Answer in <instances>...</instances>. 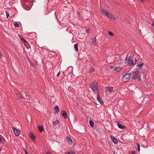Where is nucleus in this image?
<instances>
[{
	"instance_id": "obj_10",
	"label": "nucleus",
	"mask_w": 154,
	"mask_h": 154,
	"mask_svg": "<svg viewBox=\"0 0 154 154\" xmlns=\"http://www.w3.org/2000/svg\"><path fill=\"white\" fill-rule=\"evenodd\" d=\"M97 99L101 104H103V100L100 97V96L99 94L97 95Z\"/></svg>"
},
{
	"instance_id": "obj_30",
	"label": "nucleus",
	"mask_w": 154,
	"mask_h": 154,
	"mask_svg": "<svg viewBox=\"0 0 154 154\" xmlns=\"http://www.w3.org/2000/svg\"><path fill=\"white\" fill-rule=\"evenodd\" d=\"M138 78L139 81H141L142 80L141 79L140 74H139L138 75Z\"/></svg>"
},
{
	"instance_id": "obj_43",
	"label": "nucleus",
	"mask_w": 154,
	"mask_h": 154,
	"mask_svg": "<svg viewBox=\"0 0 154 154\" xmlns=\"http://www.w3.org/2000/svg\"><path fill=\"white\" fill-rule=\"evenodd\" d=\"M1 136H2L1 135H0V143L1 142V140H2V139H1Z\"/></svg>"
},
{
	"instance_id": "obj_25",
	"label": "nucleus",
	"mask_w": 154,
	"mask_h": 154,
	"mask_svg": "<svg viewBox=\"0 0 154 154\" xmlns=\"http://www.w3.org/2000/svg\"><path fill=\"white\" fill-rule=\"evenodd\" d=\"M121 68L120 67H118L115 69V70L116 72H119V71L121 70Z\"/></svg>"
},
{
	"instance_id": "obj_20",
	"label": "nucleus",
	"mask_w": 154,
	"mask_h": 154,
	"mask_svg": "<svg viewBox=\"0 0 154 154\" xmlns=\"http://www.w3.org/2000/svg\"><path fill=\"white\" fill-rule=\"evenodd\" d=\"M89 123L90 125L92 128H93L94 125V123L93 121L92 120H90L89 121Z\"/></svg>"
},
{
	"instance_id": "obj_14",
	"label": "nucleus",
	"mask_w": 154,
	"mask_h": 154,
	"mask_svg": "<svg viewBox=\"0 0 154 154\" xmlns=\"http://www.w3.org/2000/svg\"><path fill=\"white\" fill-rule=\"evenodd\" d=\"M106 89L108 91L111 92L113 91V87H107L106 88Z\"/></svg>"
},
{
	"instance_id": "obj_45",
	"label": "nucleus",
	"mask_w": 154,
	"mask_h": 154,
	"mask_svg": "<svg viewBox=\"0 0 154 154\" xmlns=\"http://www.w3.org/2000/svg\"><path fill=\"white\" fill-rule=\"evenodd\" d=\"M113 66H111L109 68L110 69H112V68H113Z\"/></svg>"
},
{
	"instance_id": "obj_19",
	"label": "nucleus",
	"mask_w": 154,
	"mask_h": 154,
	"mask_svg": "<svg viewBox=\"0 0 154 154\" xmlns=\"http://www.w3.org/2000/svg\"><path fill=\"white\" fill-rule=\"evenodd\" d=\"M53 125H57L58 124H59L58 126L59 127H60V122H59V121L58 120H56L54 122H53Z\"/></svg>"
},
{
	"instance_id": "obj_3",
	"label": "nucleus",
	"mask_w": 154,
	"mask_h": 154,
	"mask_svg": "<svg viewBox=\"0 0 154 154\" xmlns=\"http://www.w3.org/2000/svg\"><path fill=\"white\" fill-rule=\"evenodd\" d=\"M90 86L91 88L94 92L95 91H97V90L98 85L97 83L91 84Z\"/></svg>"
},
{
	"instance_id": "obj_17",
	"label": "nucleus",
	"mask_w": 154,
	"mask_h": 154,
	"mask_svg": "<svg viewBox=\"0 0 154 154\" xmlns=\"http://www.w3.org/2000/svg\"><path fill=\"white\" fill-rule=\"evenodd\" d=\"M38 128L39 129V131L41 132H42L44 130V128L42 125L38 126Z\"/></svg>"
},
{
	"instance_id": "obj_31",
	"label": "nucleus",
	"mask_w": 154,
	"mask_h": 154,
	"mask_svg": "<svg viewBox=\"0 0 154 154\" xmlns=\"http://www.w3.org/2000/svg\"><path fill=\"white\" fill-rule=\"evenodd\" d=\"M109 35H110V36H113L114 35V33L111 31H109Z\"/></svg>"
},
{
	"instance_id": "obj_9",
	"label": "nucleus",
	"mask_w": 154,
	"mask_h": 154,
	"mask_svg": "<svg viewBox=\"0 0 154 154\" xmlns=\"http://www.w3.org/2000/svg\"><path fill=\"white\" fill-rule=\"evenodd\" d=\"M117 124L118 127L120 129H123L125 128V126L122 125L119 122H117Z\"/></svg>"
},
{
	"instance_id": "obj_12",
	"label": "nucleus",
	"mask_w": 154,
	"mask_h": 154,
	"mask_svg": "<svg viewBox=\"0 0 154 154\" xmlns=\"http://www.w3.org/2000/svg\"><path fill=\"white\" fill-rule=\"evenodd\" d=\"M29 137L33 140H35V136L34 134L31 132H29Z\"/></svg>"
},
{
	"instance_id": "obj_6",
	"label": "nucleus",
	"mask_w": 154,
	"mask_h": 154,
	"mask_svg": "<svg viewBox=\"0 0 154 154\" xmlns=\"http://www.w3.org/2000/svg\"><path fill=\"white\" fill-rule=\"evenodd\" d=\"M20 98L21 99H25L27 100L28 99L29 97L26 93H24V94H20Z\"/></svg>"
},
{
	"instance_id": "obj_11",
	"label": "nucleus",
	"mask_w": 154,
	"mask_h": 154,
	"mask_svg": "<svg viewBox=\"0 0 154 154\" xmlns=\"http://www.w3.org/2000/svg\"><path fill=\"white\" fill-rule=\"evenodd\" d=\"M143 63H142L140 64H138L136 66V69H140L143 66Z\"/></svg>"
},
{
	"instance_id": "obj_4",
	"label": "nucleus",
	"mask_w": 154,
	"mask_h": 154,
	"mask_svg": "<svg viewBox=\"0 0 154 154\" xmlns=\"http://www.w3.org/2000/svg\"><path fill=\"white\" fill-rule=\"evenodd\" d=\"M136 61H137V59H136L135 56H133L132 57V60L131 61V63H129V66L134 65L137 63Z\"/></svg>"
},
{
	"instance_id": "obj_24",
	"label": "nucleus",
	"mask_w": 154,
	"mask_h": 154,
	"mask_svg": "<svg viewBox=\"0 0 154 154\" xmlns=\"http://www.w3.org/2000/svg\"><path fill=\"white\" fill-rule=\"evenodd\" d=\"M136 145H137V149H138V151H140V145H139V144L138 143H136Z\"/></svg>"
},
{
	"instance_id": "obj_48",
	"label": "nucleus",
	"mask_w": 154,
	"mask_h": 154,
	"mask_svg": "<svg viewBox=\"0 0 154 154\" xmlns=\"http://www.w3.org/2000/svg\"><path fill=\"white\" fill-rule=\"evenodd\" d=\"M74 39H72V42L74 41Z\"/></svg>"
},
{
	"instance_id": "obj_46",
	"label": "nucleus",
	"mask_w": 154,
	"mask_h": 154,
	"mask_svg": "<svg viewBox=\"0 0 154 154\" xmlns=\"http://www.w3.org/2000/svg\"><path fill=\"white\" fill-rule=\"evenodd\" d=\"M136 62L137 63H136V64H138V61L137 60V61H136Z\"/></svg>"
},
{
	"instance_id": "obj_44",
	"label": "nucleus",
	"mask_w": 154,
	"mask_h": 154,
	"mask_svg": "<svg viewBox=\"0 0 154 154\" xmlns=\"http://www.w3.org/2000/svg\"><path fill=\"white\" fill-rule=\"evenodd\" d=\"M2 149V146H0V151H1V150Z\"/></svg>"
},
{
	"instance_id": "obj_15",
	"label": "nucleus",
	"mask_w": 154,
	"mask_h": 154,
	"mask_svg": "<svg viewBox=\"0 0 154 154\" xmlns=\"http://www.w3.org/2000/svg\"><path fill=\"white\" fill-rule=\"evenodd\" d=\"M66 139H67V141L68 142V143L69 144H71L72 143V141L70 137L67 136L66 137Z\"/></svg>"
},
{
	"instance_id": "obj_22",
	"label": "nucleus",
	"mask_w": 154,
	"mask_h": 154,
	"mask_svg": "<svg viewBox=\"0 0 154 154\" xmlns=\"http://www.w3.org/2000/svg\"><path fill=\"white\" fill-rule=\"evenodd\" d=\"M20 39L22 41H23V42L24 43V44L25 45H27V44L28 43L27 41L25 39Z\"/></svg>"
},
{
	"instance_id": "obj_18",
	"label": "nucleus",
	"mask_w": 154,
	"mask_h": 154,
	"mask_svg": "<svg viewBox=\"0 0 154 154\" xmlns=\"http://www.w3.org/2000/svg\"><path fill=\"white\" fill-rule=\"evenodd\" d=\"M55 113H57L59 111V109L58 106H56L54 107Z\"/></svg>"
},
{
	"instance_id": "obj_23",
	"label": "nucleus",
	"mask_w": 154,
	"mask_h": 154,
	"mask_svg": "<svg viewBox=\"0 0 154 154\" xmlns=\"http://www.w3.org/2000/svg\"><path fill=\"white\" fill-rule=\"evenodd\" d=\"M125 60H127L128 61V62H129V61H131L132 59H131V56L129 57L128 58L127 56Z\"/></svg>"
},
{
	"instance_id": "obj_40",
	"label": "nucleus",
	"mask_w": 154,
	"mask_h": 154,
	"mask_svg": "<svg viewBox=\"0 0 154 154\" xmlns=\"http://www.w3.org/2000/svg\"><path fill=\"white\" fill-rule=\"evenodd\" d=\"M90 32V29H88L86 30V32L87 33H89Z\"/></svg>"
},
{
	"instance_id": "obj_32",
	"label": "nucleus",
	"mask_w": 154,
	"mask_h": 154,
	"mask_svg": "<svg viewBox=\"0 0 154 154\" xmlns=\"http://www.w3.org/2000/svg\"><path fill=\"white\" fill-rule=\"evenodd\" d=\"M94 69L93 68H91L90 70V72H92L94 71Z\"/></svg>"
},
{
	"instance_id": "obj_41",
	"label": "nucleus",
	"mask_w": 154,
	"mask_h": 154,
	"mask_svg": "<svg viewBox=\"0 0 154 154\" xmlns=\"http://www.w3.org/2000/svg\"><path fill=\"white\" fill-rule=\"evenodd\" d=\"M60 72H59L58 73H57V76L58 77L59 76V75H60Z\"/></svg>"
},
{
	"instance_id": "obj_28",
	"label": "nucleus",
	"mask_w": 154,
	"mask_h": 154,
	"mask_svg": "<svg viewBox=\"0 0 154 154\" xmlns=\"http://www.w3.org/2000/svg\"><path fill=\"white\" fill-rule=\"evenodd\" d=\"M66 154H75V152L74 151H71L68 152Z\"/></svg>"
},
{
	"instance_id": "obj_7",
	"label": "nucleus",
	"mask_w": 154,
	"mask_h": 154,
	"mask_svg": "<svg viewBox=\"0 0 154 154\" xmlns=\"http://www.w3.org/2000/svg\"><path fill=\"white\" fill-rule=\"evenodd\" d=\"M111 139H112V142L115 144H117L118 143L117 140L115 137L111 135L110 136Z\"/></svg>"
},
{
	"instance_id": "obj_33",
	"label": "nucleus",
	"mask_w": 154,
	"mask_h": 154,
	"mask_svg": "<svg viewBox=\"0 0 154 154\" xmlns=\"http://www.w3.org/2000/svg\"><path fill=\"white\" fill-rule=\"evenodd\" d=\"M23 149L24 151L25 154H28V152H27L26 149L25 148H23Z\"/></svg>"
},
{
	"instance_id": "obj_21",
	"label": "nucleus",
	"mask_w": 154,
	"mask_h": 154,
	"mask_svg": "<svg viewBox=\"0 0 154 154\" xmlns=\"http://www.w3.org/2000/svg\"><path fill=\"white\" fill-rule=\"evenodd\" d=\"M78 44L77 43H76L74 45V48H75V51H78Z\"/></svg>"
},
{
	"instance_id": "obj_34",
	"label": "nucleus",
	"mask_w": 154,
	"mask_h": 154,
	"mask_svg": "<svg viewBox=\"0 0 154 154\" xmlns=\"http://www.w3.org/2000/svg\"><path fill=\"white\" fill-rule=\"evenodd\" d=\"M19 26V25L18 23H15L14 24V26L15 27H18Z\"/></svg>"
},
{
	"instance_id": "obj_35",
	"label": "nucleus",
	"mask_w": 154,
	"mask_h": 154,
	"mask_svg": "<svg viewBox=\"0 0 154 154\" xmlns=\"http://www.w3.org/2000/svg\"><path fill=\"white\" fill-rule=\"evenodd\" d=\"M5 12L6 13V15L7 17L8 18L9 15V14L6 11H5Z\"/></svg>"
},
{
	"instance_id": "obj_26",
	"label": "nucleus",
	"mask_w": 154,
	"mask_h": 154,
	"mask_svg": "<svg viewBox=\"0 0 154 154\" xmlns=\"http://www.w3.org/2000/svg\"><path fill=\"white\" fill-rule=\"evenodd\" d=\"M2 138H1L2 140V143H4L5 142L6 140L5 138L2 136Z\"/></svg>"
},
{
	"instance_id": "obj_36",
	"label": "nucleus",
	"mask_w": 154,
	"mask_h": 154,
	"mask_svg": "<svg viewBox=\"0 0 154 154\" xmlns=\"http://www.w3.org/2000/svg\"><path fill=\"white\" fill-rule=\"evenodd\" d=\"M18 36L19 37V38H23L22 37V36L21 35H18Z\"/></svg>"
},
{
	"instance_id": "obj_5",
	"label": "nucleus",
	"mask_w": 154,
	"mask_h": 154,
	"mask_svg": "<svg viewBox=\"0 0 154 154\" xmlns=\"http://www.w3.org/2000/svg\"><path fill=\"white\" fill-rule=\"evenodd\" d=\"M14 133L15 135L18 136L20 133V131L16 128L14 126L12 127Z\"/></svg>"
},
{
	"instance_id": "obj_13",
	"label": "nucleus",
	"mask_w": 154,
	"mask_h": 154,
	"mask_svg": "<svg viewBox=\"0 0 154 154\" xmlns=\"http://www.w3.org/2000/svg\"><path fill=\"white\" fill-rule=\"evenodd\" d=\"M101 13L103 14H105L106 15V14H109V12L108 11H107L105 9H102L101 10Z\"/></svg>"
},
{
	"instance_id": "obj_16",
	"label": "nucleus",
	"mask_w": 154,
	"mask_h": 154,
	"mask_svg": "<svg viewBox=\"0 0 154 154\" xmlns=\"http://www.w3.org/2000/svg\"><path fill=\"white\" fill-rule=\"evenodd\" d=\"M109 15H108V14H107L106 15V16L107 17L109 18H110V19H116L111 14H110L109 13Z\"/></svg>"
},
{
	"instance_id": "obj_49",
	"label": "nucleus",
	"mask_w": 154,
	"mask_h": 154,
	"mask_svg": "<svg viewBox=\"0 0 154 154\" xmlns=\"http://www.w3.org/2000/svg\"><path fill=\"white\" fill-rule=\"evenodd\" d=\"M93 38H95V37H94Z\"/></svg>"
},
{
	"instance_id": "obj_39",
	"label": "nucleus",
	"mask_w": 154,
	"mask_h": 154,
	"mask_svg": "<svg viewBox=\"0 0 154 154\" xmlns=\"http://www.w3.org/2000/svg\"><path fill=\"white\" fill-rule=\"evenodd\" d=\"M2 54L0 52V58L2 59Z\"/></svg>"
},
{
	"instance_id": "obj_2",
	"label": "nucleus",
	"mask_w": 154,
	"mask_h": 154,
	"mask_svg": "<svg viewBox=\"0 0 154 154\" xmlns=\"http://www.w3.org/2000/svg\"><path fill=\"white\" fill-rule=\"evenodd\" d=\"M139 72V70L136 71L132 72L131 75H130V77H131L132 79H135L137 78V75Z\"/></svg>"
},
{
	"instance_id": "obj_29",
	"label": "nucleus",
	"mask_w": 154,
	"mask_h": 154,
	"mask_svg": "<svg viewBox=\"0 0 154 154\" xmlns=\"http://www.w3.org/2000/svg\"><path fill=\"white\" fill-rule=\"evenodd\" d=\"M129 154H136L135 151H131L129 152Z\"/></svg>"
},
{
	"instance_id": "obj_37",
	"label": "nucleus",
	"mask_w": 154,
	"mask_h": 154,
	"mask_svg": "<svg viewBox=\"0 0 154 154\" xmlns=\"http://www.w3.org/2000/svg\"><path fill=\"white\" fill-rule=\"evenodd\" d=\"M30 64L32 66H35L36 65V64L35 63H30Z\"/></svg>"
},
{
	"instance_id": "obj_1",
	"label": "nucleus",
	"mask_w": 154,
	"mask_h": 154,
	"mask_svg": "<svg viewBox=\"0 0 154 154\" xmlns=\"http://www.w3.org/2000/svg\"><path fill=\"white\" fill-rule=\"evenodd\" d=\"M131 73H130L124 75L122 79V81L124 82H127L130 79V75H131Z\"/></svg>"
},
{
	"instance_id": "obj_47",
	"label": "nucleus",
	"mask_w": 154,
	"mask_h": 154,
	"mask_svg": "<svg viewBox=\"0 0 154 154\" xmlns=\"http://www.w3.org/2000/svg\"><path fill=\"white\" fill-rule=\"evenodd\" d=\"M45 154H52L51 153H46Z\"/></svg>"
},
{
	"instance_id": "obj_27",
	"label": "nucleus",
	"mask_w": 154,
	"mask_h": 154,
	"mask_svg": "<svg viewBox=\"0 0 154 154\" xmlns=\"http://www.w3.org/2000/svg\"><path fill=\"white\" fill-rule=\"evenodd\" d=\"M92 44L93 45L96 44V39H93V41H92Z\"/></svg>"
},
{
	"instance_id": "obj_42",
	"label": "nucleus",
	"mask_w": 154,
	"mask_h": 154,
	"mask_svg": "<svg viewBox=\"0 0 154 154\" xmlns=\"http://www.w3.org/2000/svg\"><path fill=\"white\" fill-rule=\"evenodd\" d=\"M127 62H128V64H129V63H131V61H129V62H128V61L127 60Z\"/></svg>"
},
{
	"instance_id": "obj_8",
	"label": "nucleus",
	"mask_w": 154,
	"mask_h": 154,
	"mask_svg": "<svg viewBox=\"0 0 154 154\" xmlns=\"http://www.w3.org/2000/svg\"><path fill=\"white\" fill-rule=\"evenodd\" d=\"M61 115L65 119H67L68 118V116L67 113L65 110H62Z\"/></svg>"
},
{
	"instance_id": "obj_38",
	"label": "nucleus",
	"mask_w": 154,
	"mask_h": 154,
	"mask_svg": "<svg viewBox=\"0 0 154 154\" xmlns=\"http://www.w3.org/2000/svg\"><path fill=\"white\" fill-rule=\"evenodd\" d=\"M152 26V27L154 29V22H153L152 24H151Z\"/></svg>"
}]
</instances>
